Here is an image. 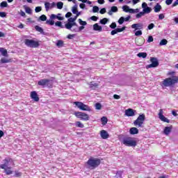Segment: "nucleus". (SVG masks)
Segmentation results:
<instances>
[{
  "mask_svg": "<svg viewBox=\"0 0 178 178\" xmlns=\"http://www.w3.org/2000/svg\"><path fill=\"white\" fill-rule=\"evenodd\" d=\"M47 22V15H42L40 17L38 18V22Z\"/></svg>",
  "mask_w": 178,
  "mask_h": 178,
  "instance_id": "obj_30",
  "label": "nucleus"
},
{
  "mask_svg": "<svg viewBox=\"0 0 178 178\" xmlns=\"http://www.w3.org/2000/svg\"><path fill=\"white\" fill-rule=\"evenodd\" d=\"M155 27V24L154 23H151L147 26V30H152Z\"/></svg>",
  "mask_w": 178,
  "mask_h": 178,
  "instance_id": "obj_56",
  "label": "nucleus"
},
{
  "mask_svg": "<svg viewBox=\"0 0 178 178\" xmlns=\"http://www.w3.org/2000/svg\"><path fill=\"white\" fill-rule=\"evenodd\" d=\"M129 133L133 136H134V134H138V129H137L136 127H131L129 129Z\"/></svg>",
  "mask_w": 178,
  "mask_h": 178,
  "instance_id": "obj_22",
  "label": "nucleus"
},
{
  "mask_svg": "<svg viewBox=\"0 0 178 178\" xmlns=\"http://www.w3.org/2000/svg\"><path fill=\"white\" fill-rule=\"evenodd\" d=\"M55 26H56L57 27H60V29H65V26L62 25V22L60 21H57L56 22H55Z\"/></svg>",
  "mask_w": 178,
  "mask_h": 178,
  "instance_id": "obj_34",
  "label": "nucleus"
},
{
  "mask_svg": "<svg viewBox=\"0 0 178 178\" xmlns=\"http://www.w3.org/2000/svg\"><path fill=\"white\" fill-rule=\"evenodd\" d=\"M135 35H136V37H138V36H140V35H143V31H142L141 30L136 31L135 32Z\"/></svg>",
  "mask_w": 178,
  "mask_h": 178,
  "instance_id": "obj_55",
  "label": "nucleus"
},
{
  "mask_svg": "<svg viewBox=\"0 0 178 178\" xmlns=\"http://www.w3.org/2000/svg\"><path fill=\"white\" fill-rule=\"evenodd\" d=\"M75 116H76V118H78V119H81V120L87 121L90 119V116H88V115L87 113L80 112V111L76 112Z\"/></svg>",
  "mask_w": 178,
  "mask_h": 178,
  "instance_id": "obj_10",
  "label": "nucleus"
},
{
  "mask_svg": "<svg viewBox=\"0 0 178 178\" xmlns=\"http://www.w3.org/2000/svg\"><path fill=\"white\" fill-rule=\"evenodd\" d=\"M122 10L126 13H129V11L130 10V7H129V6H123Z\"/></svg>",
  "mask_w": 178,
  "mask_h": 178,
  "instance_id": "obj_39",
  "label": "nucleus"
},
{
  "mask_svg": "<svg viewBox=\"0 0 178 178\" xmlns=\"http://www.w3.org/2000/svg\"><path fill=\"white\" fill-rule=\"evenodd\" d=\"M35 30L36 31H38V33H40V34H42L43 35H45V32H44V29L41 28L40 26L36 25L35 26Z\"/></svg>",
  "mask_w": 178,
  "mask_h": 178,
  "instance_id": "obj_21",
  "label": "nucleus"
},
{
  "mask_svg": "<svg viewBox=\"0 0 178 178\" xmlns=\"http://www.w3.org/2000/svg\"><path fill=\"white\" fill-rule=\"evenodd\" d=\"M125 115L128 117L136 116V110L133 108H128L125 110Z\"/></svg>",
  "mask_w": 178,
  "mask_h": 178,
  "instance_id": "obj_12",
  "label": "nucleus"
},
{
  "mask_svg": "<svg viewBox=\"0 0 178 178\" xmlns=\"http://www.w3.org/2000/svg\"><path fill=\"white\" fill-rule=\"evenodd\" d=\"M78 22H79L80 26H87V22L83 21L81 19H79Z\"/></svg>",
  "mask_w": 178,
  "mask_h": 178,
  "instance_id": "obj_42",
  "label": "nucleus"
},
{
  "mask_svg": "<svg viewBox=\"0 0 178 178\" xmlns=\"http://www.w3.org/2000/svg\"><path fill=\"white\" fill-rule=\"evenodd\" d=\"M93 30L94 31H102V26L96 23L93 25Z\"/></svg>",
  "mask_w": 178,
  "mask_h": 178,
  "instance_id": "obj_23",
  "label": "nucleus"
},
{
  "mask_svg": "<svg viewBox=\"0 0 178 178\" xmlns=\"http://www.w3.org/2000/svg\"><path fill=\"white\" fill-rule=\"evenodd\" d=\"M99 19V17H97V16H92L90 17V20H92L93 22H97V20H98Z\"/></svg>",
  "mask_w": 178,
  "mask_h": 178,
  "instance_id": "obj_58",
  "label": "nucleus"
},
{
  "mask_svg": "<svg viewBox=\"0 0 178 178\" xmlns=\"http://www.w3.org/2000/svg\"><path fill=\"white\" fill-rule=\"evenodd\" d=\"M117 33H122V31H124L126 30V26H123L122 28H116Z\"/></svg>",
  "mask_w": 178,
  "mask_h": 178,
  "instance_id": "obj_49",
  "label": "nucleus"
},
{
  "mask_svg": "<svg viewBox=\"0 0 178 178\" xmlns=\"http://www.w3.org/2000/svg\"><path fill=\"white\" fill-rule=\"evenodd\" d=\"M65 29H67V30H72V27H79V24H77V23H76L75 22H74L65 24Z\"/></svg>",
  "mask_w": 178,
  "mask_h": 178,
  "instance_id": "obj_14",
  "label": "nucleus"
},
{
  "mask_svg": "<svg viewBox=\"0 0 178 178\" xmlns=\"http://www.w3.org/2000/svg\"><path fill=\"white\" fill-rule=\"evenodd\" d=\"M57 9H62L63 8V2L59 1L56 3Z\"/></svg>",
  "mask_w": 178,
  "mask_h": 178,
  "instance_id": "obj_40",
  "label": "nucleus"
},
{
  "mask_svg": "<svg viewBox=\"0 0 178 178\" xmlns=\"http://www.w3.org/2000/svg\"><path fill=\"white\" fill-rule=\"evenodd\" d=\"M144 15H145V13L143 11L140 12L139 13L136 14V19H140V17H143V16H144Z\"/></svg>",
  "mask_w": 178,
  "mask_h": 178,
  "instance_id": "obj_45",
  "label": "nucleus"
},
{
  "mask_svg": "<svg viewBox=\"0 0 178 178\" xmlns=\"http://www.w3.org/2000/svg\"><path fill=\"white\" fill-rule=\"evenodd\" d=\"M115 34H118V31H117L116 29L113 30V31H111V35H115Z\"/></svg>",
  "mask_w": 178,
  "mask_h": 178,
  "instance_id": "obj_61",
  "label": "nucleus"
},
{
  "mask_svg": "<svg viewBox=\"0 0 178 178\" xmlns=\"http://www.w3.org/2000/svg\"><path fill=\"white\" fill-rule=\"evenodd\" d=\"M4 163L0 165L1 169H5V168H9V166H13L15 163L13 159L7 157L3 160Z\"/></svg>",
  "mask_w": 178,
  "mask_h": 178,
  "instance_id": "obj_8",
  "label": "nucleus"
},
{
  "mask_svg": "<svg viewBox=\"0 0 178 178\" xmlns=\"http://www.w3.org/2000/svg\"><path fill=\"white\" fill-rule=\"evenodd\" d=\"M144 122H145V115L140 114L138 115L137 119L134 122V126H138V127H143Z\"/></svg>",
  "mask_w": 178,
  "mask_h": 178,
  "instance_id": "obj_6",
  "label": "nucleus"
},
{
  "mask_svg": "<svg viewBox=\"0 0 178 178\" xmlns=\"http://www.w3.org/2000/svg\"><path fill=\"white\" fill-rule=\"evenodd\" d=\"M122 175H123V172L118 170L116 172L115 177L116 178H122Z\"/></svg>",
  "mask_w": 178,
  "mask_h": 178,
  "instance_id": "obj_41",
  "label": "nucleus"
},
{
  "mask_svg": "<svg viewBox=\"0 0 178 178\" xmlns=\"http://www.w3.org/2000/svg\"><path fill=\"white\" fill-rule=\"evenodd\" d=\"M24 44L26 47H29V48H38L40 47V42L34 40L26 39Z\"/></svg>",
  "mask_w": 178,
  "mask_h": 178,
  "instance_id": "obj_5",
  "label": "nucleus"
},
{
  "mask_svg": "<svg viewBox=\"0 0 178 178\" xmlns=\"http://www.w3.org/2000/svg\"><path fill=\"white\" fill-rule=\"evenodd\" d=\"M172 129H173V126L170 125V127H165L163 130V133L165 136H169L172 132Z\"/></svg>",
  "mask_w": 178,
  "mask_h": 178,
  "instance_id": "obj_19",
  "label": "nucleus"
},
{
  "mask_svg": "<svg viewBox=\"0 0 178 178\" xmlns=\"http://www.w3.org/2000/svg\"><path fill=\"white\" fill-rule=\"evenodd\" d=\"M92 12H93V13H97L99 12V7H98L97 6H93Z\"/></svg>",
  "mask_w": 178,
  "mask_h": 178,
  "instance_id": "obj_47",
  "label": "nucleus"
},
{
  "mask_svg": "<svg viewBox=\"0 0 178 178\" xmlns=\"http://www.w3.org/2000/svg\"><path fill=\"white\" fill-rule=\"evenodd\" d=\"M99 13H101V15H104V13H106V8H103L99 10Z\"/></svg>",
  "mask_w": 178,
  "mask_h": 178,
  "instance_id": "obj_60",
  "label": "nucleus"
},
{
  "mask_svg": "<svg viewBox=\"0 0 178 178\" xmlns=\"http://www.w3.org/2000/svg\"><path fill=\"white\" fill-rule=\"evenodd\" d=\"M175 74H176V72H170L168 73V75L172 76V77L166 78L163 80L162 84L164 87H173L175 84L178 83V76H175Z\"/></svg>",
  "mask_w": 178,
  "mask_h": 178,
  "instance_id": "obj_1",
  "label": "nucleus"
},
{
  "mask_svg": "<svg viewBox=\"0 0 178 178\" xmlns=\"http://www.w3.org/2000/svg\"><path fill=\"white\" fill-rule=\"evenodd\" d=\"M150 62H152V63L149 65H147L146 66V69H151L152 67H158L159 66V61L158 60V58H156L151 57Z\"/></svg>",
  "mask_w": 178,
  "mask_h": 178,
  "instance_id": "obj_9",
  "label": "nucleus"
},
{
  "mask_svg": "<svg viewBox=\"0 0 178 178\" xmlns=\"http://www.w3.org/2000/svg\"><path fill=\"white\" fill-rule=\"evenodd\" d=\"M72 16V13L70 12H67L66 14H65V17L67 19L69 17H70Z\"/></svg>",
  "mask_w": 178,
  "mask_h": 178,
  "instance_id": "obj_64",
  "label": "nucleus"
},
{
  "mask_svg": "<svg viewBox=\"0 0 178 178\" xmlns=\"http://www.w3.org/2000/svg\"><path fill=\"white\" fill-rule=\"evenodd\" d=\"M76 20H77V17L74 16V17H70L67 19V23H73L74 22H76Z\"/></svg>",
  "mask_w": 178,
  "mask_h": 178,
  "instance_id": "obj_35",
  "label": "nucleus"
},
{
  "mask_svg": "<svg viewBox=\"0 0 178 178\" xmlns=\"http://www.w3.org/2000/svg\"><path fill=\"white\" fill-rule=\"evenodd\" d=\"M159 118L162 122H164L165 123H170V120L165 117V115H163V111H162V109H161L159 113Z\"/></svg>",
  "mask_w": 178,
  "mask_h": 178,
  "instance_id": "obj_11",
  "label": "nucleus"
},
{
  "mask_svg": "<svg viewBox=\"0 0 178 178\" xmlns=\"http://www.w3.org/2000/svg\"><path fill=\"white\" fill-rule=\"evenodd\" d=\"M95 108L96 109H97L98 111L101 110L102 108V104H101V103H96L95 104Z\"/></svg>",
  "mask_w": 178,
  "mask_h": 178,
  "instance_id": "obj_51",
  "label": "nucleus"
},
{
  "mask_svg": "<svg viewBox=\"0 0 178 178\" xmlns=\"http://www.w3.org/2000/svg\"><path fill=\"white\" fill-rule=\"evenodd\" d=\"M130 19H131V15H128L127 17H121L118 19V24H120V25L123 24V23H124V22H129Z\"/></svg>",
  "mask_w": 178,
  "mask_h": 178,
  "instance_id": "obj_13",
  "label": "nucleus"
},
{
  "mask_svg": "<svg viewBox=\"0 0 178 178\" xmlns=\"http://www.w3.org/2000/svg\"><path fill=\"white\" fill-rule=\"evenodd\" d=\"M108 22H109L108 18H103V19H100L99 23H100V24H106V23H108Z\"/></svg>",
  "mask_w": 178,
  "mask_h": 178,
  "instance_id": "obj_36",
  "label": "nucleus"
},
{
  "mask_svg": "<svg viewBox=\"0 0 178 178\" xmlns=\"http://www.w3.org/2000/svg\"><path fill=\"white\" fill-rule=\"evenodd\" d=\"M3 170H4V172L6 173V175H12V173H13V171L10 170V167H5Z\"/></svg>",
  "mask_w": 178,
  "mask_h": 178,
  "instance_id": "obj_25",
  "label": "nucleus"
},
{
  "mask_svg": "<svg viewBox=\"0 0 178 178\" xmlns=\"http://www.w3.org/2000/svg\"><path fill=\"white\" fill-rule=\"evenodd\" d=\"M154 42V37L152 35H149L147 39V42Z\"/></svg>",
  "mask_w": 178,
  "mask_h": 178,
  "instance_id": "obj_59",
  "label": "nucleus"
},
{
  "mask_svg": "<svg viewBox=\"0 0 178 178\" xmlns=\"http://www.w3.org/2000/svg\"><path fill=\"white\" fill-rule=\"evenodd\" d=\"M118 9L117 6H112L111 10L108 11V14L110 16H112V15H113V13H116V12H118Z\"/></svg>",
  "mask_w": 178,
  "mask_h": 178,
  "instance_id": "obj_20",
  "label": "nucleus"
},
{
  "mask_svg": "<svg viewBox=\"0 0 178 178\" xmlns=\"http://www.w3.org/2000/svg\"><path fill=\"white\" fill-rule=\"evenodd\" d=\"M46 24H49V26H54L55 24V21L50 18V19L46 21Z\"/></svg>",
  "mask_w": 178,
  "mask_h": 178,
  "instance_id": "obj_33",
  "label": "nucleus"
},
{
  "mask_svg": "<svg viewBox=\"0 0 178 178\" xmlns=\"http://www.w3.org/2000/svg\"><path fill=\"white\" fill-rule=\"evenodd\" d=\"M41 10H42V7L41 6H38V7H35V12L36 13H39V12H41Z\"/></svg>",
  "mask_w": 178,
  "mask_h": 178,
  "instance_id": "obj_54",
  "label": "nucleus"
},
{
  "mask_svg": "<svg viewBox=\"0 0 178 178\" xmlns=\"http://www.w3.org/2000/svg\"><path fill=\"white\" fill-rule=\"evenodd\" d=\"M172 2H173V0H165L166 5H172Z\"/></svg>",
  "mask_w": 178,
  "mask_h": 178,
  "instance_id": "obj_63",
  "label": "nucleus"
},
{
  "mask_svg": "<svg viewBox=\"0 0 178 178\" xmlns=\"http://www.w3.org/2000/svg\"><path fill=\"white\" fill-rule=\"evenodd\" d=\"M143 28H144V25L141 23L134 24L131 25V29H134L135 31L136 30H143Z\"/></svg>",
  "mask_w": 178,
  "mask_h": 178,
  "instance_id": "obj_16",
  "label": "nucleus"
},
{
  "mask_svg": "<svg viewBox=\"0 0 178 178\" xmlns=\"http://www.w3.org/2000/svg\"><path fill=\"white\" fill-rule=\"evenodd\" d=\"M24 9H25V12L26 13H28L29 15H31V8H30V7H27L26 6H24Z\"/></svg>",
  "mask_w": 178,
  "mask_h": 178,
  "instance_id": "obj_38",
  "label": "nucleus"
},
{
  "mask_svg": "<svg viewBox=\"0 0 178 178\" xmlns=\"http://www.w3.org/2000/svg\"><path fill=\"white\" fill-rule=\"evenodd\" d=\"M70 31H72V33H79V26H72L71 28Z\"/></svg>",
  "mask_w": 178,
  "mask_h": 178,
  "instance_id": "obj_32",
  "label": "nucleus"
},
{
  "mask_svg": "<svg viewBox=\"0 0 178 178\" xmlns=\"http://www.w3.org/2000/svg\"><path fill=\"white\" fill-rule=\"evenodd\" d=\"M0 17H6V13L0 12Z\"/></svg>",
  "mask_w": 178,
  "mask_h": 178,
  "instance_id": "obj_62",
  "label": "nucleus"
},
{
  "mask_svg": "<svg viewBox=\"0 0 178 178\" xmlns=\"http://www.w3.org/2000/svg\"><path fill=\"white\" fill-rule=\"evenodd\" d=\"M9 62H10V60L7 59L6 58H3L1 59V63H9Z\"/></svg>",
  "mask_w": 178,
  "mask_h": 178,
  "instance_id": "obj_48",
  "label": "nucleus"
},
{
  "mask_svg": "<svg viewBox=\"0 0 178 178\" xmlns=\"http://www.w3.org/2000/svg\"><path fill=\"white\" fill-rule=\"evenodd\" d=\"M168 44V40L166 39H163L160 41L159 45H166Z\"/></svg>",
  "mask_w": 178,
  "mask_h": 178,
  "instance_id": "obj_43",
  "label": "nucleus"
},
{
  "mask_svg": "<svg viewBox=\"0 0 178 178\" xmlns=\"http://www.w3.org/2000/svg\"><path fill=\"white\" fill-rule=\"evenodd\" d=\"M122 144L126 145V147H132L134 148V147L137 146V141L133 140V138L131 137H127L123 138Z\"/></svg>",
  "mask_w": 178,
  "mask_h": 178,
  "instance_id": "obj_4",
  "label": "nucleus"
},
{
  "mask_svg": "<svg viewBox=\"0 0 178 178\" xmlns=\"http://www.w3.org/2000/svg\"><path fill=\"white\" fill-rule=\"evenodd\" d=\"M110 29H112L113 30L116 29V27H118V26L116 25V22H113L110 26H109Z\"/></svg>",
  "mask_w": 178,
  "mask_h": 178,
  "instance_id": "obj_52",
  "label": "nucleus"
},
{
  "mask_svg": "<svg viewBox=\"0 0 178 178\" xmlns=\"http://www.w3.org/2000/svg\"><path fill=\"white\" fill-rule=\"evenodd\" d=\"M87 165L89 169H95L101 165V159L94 157H90L87 161Z\"/></svg>",
  "mask_w": 178,
  "mask_h": 178,
  "instance_id": "obj_2",
  "label": "nucleus"
},
{
  "mask_svg": "<svg viewBox=\"0 0 178 178\" xmlns=\"http://www.w3.org/2000/svg\"><path fill=\"white\" fill-rule=\"evenodd\" d=\"M1 8H8V2L3 1L0 3Z\"/></svg>",
  "mask_w": 178,
  "mask_h": 178,
  "instance_id": "obj_50",
  "label": "nucleus"
},
{
  "mask_svg": "<svg viewBox=\"0 0 178 178\" xmlns=\"http://www.w3.org/2000/svg\"><path fill=\"white\" fill-rule=\"evenodd\" d=\"M148 54H147L146 52H140L137 54V56H138V58H143V59H145V58H147Z\"/></svg>",
  "mask_w": 178,
  "mask_h": 178,
  "instance_id": "obj_26",
  "label": "nucleus"
},
{
  "mask_svg": "<svg viewBox=\"0 0 178 178\" xmlns=\"http://www.w3.org/2000/svg\"><path fill=\"white\" fill-rule=\"evenodd\" d=\"M72 12L74 15H76L77 13V4H75L72 9Z\"/></svg>",
  "mask_w": 178,
  "mask_h": 178,
  "instance_id": "obj_44",
  "label": "nucleus"
},
{
  "mask_svg": "<svg viewBox=\"0 0 178 178\" xmlns=\"http://www.w3.org/2000/svg\"><path fill=\"white\" fill-rule=\"evenodd\" d=\"M161 9H162V6H161V5L158 3L154 6V12L156 13H158V12H161Z\"/></svg>",
  "mask_w": 178,
  "mask_h": 178,
  "instance_id": "obj_27",
  "label": "nucleus"
},
{
  "mask_svg": "<svg viewBox=\"0 0 178 178\" xmlns=\"http://www.w3.org/2000/svg\"><path fill=\"white\" fill-rule=\"evenodd\" d=\"M100 136L103 140H106L107 138H109V134H108V131L105 130H102L100 131Z\"/></svg>",
  "mask_w": 178,
  "mask_h": 178,
  "instance_id": "obj_18",
  "label": "nucleus"
},
{
  "mask_svg": "<svg viewBox=\"0 0 178 178\" xmlns=\"http://www.w3.org/2000/svg\"><path fill=\"white\" fill-rule=\"evenodd\" d=\"M44 8L46 9V11L48 12L51 8V3L49 2H45L44 3Z\"/></svg>",
  "mask_w": 178,
  "mask_h": 178,
  "instance_id": "obj_37",
  "label": "nucleus"
},
{
  "mask_svg": "<svg viewBox=\"0 0 178 178\" xmlns=\"http://www.w3.org/2000/svg\"><path fill=\"white\" fill-rule=\"evenodd\" d=\"M31 99H33L35 102H38L40 101V97H38V94H37V92L33 91L31 92Z\"/></svg>",
  "mask_w": 178,
  "mask_h": 178,
  "instance_id": "obj_15",
  "label": "nucleus"
},
{
  "mask_svg": "<svg viewBox=\"0 0 178 178\" xmlns=\"http://www.w3.org/2000/svg\"><path fill=\"white\" fill-rule=\"evenodd\" d=\"M76 127H80L81 129H83V127H84V124H83V123H81V122L80 121L76 122Z\"/></svg>",
  "mask_w": 178,
  "mask_h": 178,
  "instance_id": "obj_46",
  "label": "nucleus"
},
{
  "mask_svg": "<svg viewBox=\"0 0 178 178\" xmlns=\"http://www.w3.org/2000/svg\"><path fill=\"white\" fill-rule=\"evenodd\" d=\"M74 104L76 105V106L80 109V111H86L88 112H90L91 108L88 106V105L85 104L84 103L81 102H74Z\"/></svg>",
  "mask_w": 178,
  "mask_h": 178,
  "instance_id": "obj_7",
  "label": "nucleus"
},
{
  "mask_svg": "<svg viewBox=\"0 0 178 178\" xmlns=\"http://www.w3.org/2000/svg\"><path fill=\"white\" fill-rule=\"evenodd\" d=\"M74 37H76V34H69L67 35V38H68V40H73Z\"/></svg>",
  "mask_w": 178,
  "mask_h": 178,
  "instance_id": "obj_57",
  "label": "nucleus"
},
{
  "mask_svg": "<svg viewBox=\"0 0 178 178\" xmlns=\"http://www.w3.org/2000/svg\"><path fill=\"white\" fill-rule=\"evenodd\" d=\"M152 11V8H151L149 6H147V8L143 9V13H145V15L148 14V13H151Z\"/></svg>",
  "mask_w": 178,
  "mask_h": 178,
  "instance_id": "obj_29",
  "label": "nucleus"
},
{
  "mask_svg": "<svg viewBox=\"0 0 178 178\" xmlns=\"http://www.w3.org/2000/svg\"><path fill=\"white\" fill-rule=\"evenodd\" d=\"M0 52L2 56H5L6 58L8 56V50L5 49L3 47L0 48Z\"/></svg>",
  "mask_w": 178,
  "mask_h": 178,
  "instance_id": "obj_24",
  "label": "nucleus"
},
{
  "mask_svg": "<svg viewBox=\"0 0 178 178\" xmlns=\"http://www.w3.org/2000/svg\"><path fill=\"white\" fill-rule=\"evenodd\" d=\"M90 88H92V90H95V88H98V83H95L94 82H90Z\"/></svg>",
  "mask_w": 178,
  "mask_h": 178,
  "instance_id": "obj_28",
  "label": "nucleus"
},
{
  "mask_svg": "<svg viewBox=\"0 0 178 178\" xmlns=\"http://www.w3.org/2000/svg\"><path fill=\"white\" fill-rule=\"evenodd\" d=\"M38 86L42 87V88H52V81L48 79H42L38 81Z\"/></svg>",
  "mask_w": 178,
  "mask_h": 178,
  "instance_id": "obj_3",
  "label": "nucleus"
},
{
  "mask_svg": "<svg viewBox=\"0 0 178 178\" xmlns=\"http://www.w3.org/2000/svg\"><path fill=\"white\" fill-rule=\"evenodd\" d=\"M62 16V14L58 13L57 15L55 14H51L50 16V19L51 20H54V19H57V20H63V17H60Z\"/></svg>",
  "mask_w": 178,
  "mask_h": 178,
  "instance_id": "obj_17",
  "label": "nucleus"
},
{
  "mask_svg": "<svg viewBox=\"0 0 178 178\" xmlns=\"http://www.w3.org/2000/svg\"><path fill=\"white\" fill-rule=\"evenodd\" d=\"M56 47H63V40H58L56 42Z\"/></svg>",
  "mask_w": 178,
  "mask_h": 178,
  "instance_id": "obj_53",
  "label": "nucleus"
},
{
  "mask_svg": "<svg viewBox=\"0 0 178 178\" xmlns=\"http://www.w3.org/2000/svg\"><path fill=\"white\" fill-rule=\"evenodd\" d=\"M101 122H102V124L105 126V124H106V123H108V118L105 116L102 117L101 118Z\"/></svg>",
  "mask_w": 178,
  "mask_h": 178,
  "instance_id": "obj_31",
  "label": "nucleus"
}]
</instances>
